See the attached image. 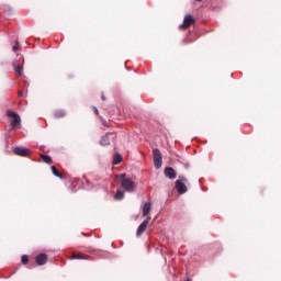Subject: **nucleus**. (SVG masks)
<instances>
[{
  "instance_id": "3",
  "label": "nucleus",
  "mask_w": 281,
  "mask_h": 281,
  "mask_svg": "<svg viewBox=\"0 0 281 281\" xmlns=\"http://www.w3.org/2000/svg\"><path fill=\"white\" fill-rule=\"evenodd\" d=\"M7 117L11 119L12 128H21V116H19V114L9 110L7 112Z\"/></svg>"
},
{
  "instance_id": "17",
  "label": "nucleus",
  "mask_w": 281,
  "mask_h": 281,
  "mask_svg": "<svg viewBox=\"0 0 281 281\" xmlns=\"http://www.w3.org/2000/svg\"><path fill=\"white\" fill-rule=\"evenodd\" d=\"M115 199L117 200V201H122V199H124V192H122V191H116V193H115Z\"/></svg>"
},
{
  "instance_id": "12",
  "label": "nucleus",
  "mask_w": 281,
  "mask_h": 281,
  "mask_svg": "<svg viewBox=\"0 0 281 281\" xmlns=\"http://www.w3.org/2000/svg\"><path fill=\"white\" fill-rule=\"evenodd\" d=\"M40 157H41L42 161L44 164H47L48 166H52V164H54V161L52 160L49 155L41 154Z\"/></svg>"
},
{
  "instance_id": "8",
  "label": "nucleus",
  "mask_w": 281,
  "mask_h": 281,
  "mask_svg": "<svg viewBox=\"0 0 281 281\" xmlns=\"http://www.w3.org/2000/svg\"><path fill=\"white\" fill-rule=\"evenodd\" d=\"M150 223V217H148L147 220H145L137 228V236H142V234H144V232H146V227H148Z\"/></svg>"
},
{
  "instance_id": "7",
  "label": "nucleus",
  "mask_w": 281,
  "mask_h": 281,
  "mask_svg": "<svg viewBox=\"0 0 281 281\" xmlns=\"http://www.w3.org/2000/svg\"><path fill=\"white\" fill-rule=\"evenodd\" d=\"M35 262L38 267H43V265H47V254H40L35 257Z\"/></svg>"
},
{
  "instance_id": "10",
  "label": "nucleus",
  "mask_w": 281,
  "mask_h": 281,
  "mask_svg": "<svg viewBox=\"0 0 281 281\" xmlns=\"http://www.w3.org/2000/svg\"><path fill=\"white\" fill-rule=\"evenodd\" d=\"M111 135H113V134L112 133L106 134L105 136H103L101 138V142H100L101 146H110L111 145Z\"/></svg>"
},
{
  "instance_id": "13",
  "label": "nucleus",
  "mask_w": 281,
  "mask_h": 281,
  "mask_svg": "<svg viewBox=\"0 0 281 281\" xmlns=\"http://www.w3.org/2000/svg\"><path fill=\"white\" fill-rule=\"evenodd\" d=\"M67 115V110H57L54 112V117L56 120H60V117H65Z\"/></svg>"
},
{
  "instance_id": "11",
  "label": "nucleus",
  "mask_w": 281,
  "mask_h": 281,
  "mask_svg": "<svg viewBox=\"0 0 281 281\" xmlns=\"http://www.w3.org/2000/svg\"><path fill=\"white\" fill-rule=\"evenodd\" d=\"M151 207H153V203L146 202L143 206V216H148V214H150Z\"/></svg>"
},
{
  "instance_id": "20",
  "label": "nucleus",
  "mask_w": 281,
  "mask_h": 281,
  "mask_svg": "<svg viewBox=\"0 0 281 281\" xmlns=\"http://www.w3.org/2000/svg\"><path fill=\"white\" fill-rule=\"evenodd\" d=\"M18 49H21V46H19V42H15V45L12 47V52H18Z\"/></svg>"
},
{
  "instance_id": "9",
  "label": "nucleus",
  "mask_w": 281,
  "mask_h": 281,
  "mask_svg": "<svg viewBox=\"0 0 281 281\" xmlns=\"http://www.w3.org/2000/svg\"><path fill=\"white\" fill-rule=\"evenodd\" d=\"M165 177L168 179H177V171L172 167H167L165 169Z\"/></svg>"
},
{
  "instance_id": "1",
  "label": "nucleus",
  "mask_w": 281,
  "mask_h": 281,
  "mask_svg": "<svg viewBox=\"0 0 281 281\" xmlns=\"http://www.w3.org/2000/svg\"><path fill=\"white\" fill-rule=\"evenodd\" d=\"M119 180L121 181V188H123L125 192H135L137 184L131 180V178H126V173H121Z\"/></svg>"
},
{
  "instance_id": "15",
  "label": "nucleus",
  "mask_w": 281,
  "mask_h": 281,
  "mask_svg": "<svg viewBox=\"0 0 281 281\" xmlns=\"http://www.w3.org/2000/svg\"><path fill=\"white\" fill-rule=\"evenodd\" d=\"M119 164H122V155L115 154L113 158V165L119 166Z\"/></svg>"
},
{
  "instance_id": "6",
  "label": "nucleus",
  "mask_w": 281,
  "mask_h": 281,
  "mask_svg": "<svg viewBox=\"0 0 281 281\" xmlns=\"http://www.w3.org/2000/svg\"><path fill=\"white\" fill-rule=\"evenodd\" d=\"M14 155H18L19 157H27L30 155V149L25 147H15L13 149Z\"/></svg>"
},
{
  "instance_id": "18",
  "label": "nucleus",
  "mask_w": 281,
  "mask_h": 281,
  "mask_svg": "<svg viewBox=\"0 0 281 281\" xmlns=\"http://www.w3.org/2000/svg\"><path fill=\"white\" fill-rule=\"evenodd\" d=\"M71 259L72 260H85V256H82V255H72Z\"/></svg>"
},
{
  "instance_id": "2",
  "label": "nucleus",
  "mask_w": 281,
  "mask_h": 281,
  "mask_svg": "<svg viewBox=\"0 0 281 281\" xmlns=\"http://www.w3.org/2000/svg\"><path fill=\"white\" fill-rule=\"evenodd\" d=\"M186 183H188V178L179 176L178 180L176 181V190L178 194H186V192H188V187Z\"/></svg>"
},
{
  "instance_id": "23",
  "label": "nucleus",
  "mask_w": 281,
  "mask_h": 281,
  "mask_svg": "<svg viewBox=\"0 0 281 281\" xmlns=\"http://www.w3.org/2000/svg\"><path fill=\"white\" fill-rule=\"evenodd\" d=\"M101 100H103V102H104L106 100V95L102 94Z\"/></svg>"
},
{
  "instance_id": "22",
  "label": "nucleus",
  "mask_w": 281,
  "mask_h": 281,
  "mask_svg": "<svg viewBox=\"0 0 281 281\" xmlns=\"http://www.w3.org/2000/svg\"><path fill=\"white\" fill-rule=\"evenodd\" d=\"M102 125L105 126V127H109V122L102 121Z\"/></svg>"
},
{
  "instance_id": "24",
  "label": "nucleus",
  "mask_w": 281,
  "mask_h": 281,
  "mask_svg": "<svg viewBox=\"0 0 281 281\" xmlns=\"http://www.w3.org/2000/svg\"><path fill=\"white\" fill-rule=\"evenodd\" d=\"M19 95H20V98H23V92L19 91Z\"/></svg>"
},
{
  "instance_id": "5",
  "label": "nucleus",
  "mask_w": 281,
  "mask_h": 281,
  "mask_svg": "<svg viewBox=\"0 0 281 281\" xmlns=\"http://www.w3.org/2000/svg\"><path fill=\"white\" fill-rule=\"evenodd\" d=\"M195 20L193 19V16L191 14H187L184 16L183 23L180 24V30H188V27H190V25H194Z\"/></svg>"
},
{
  "instance_id": "21",
  "label": "nucleus",
  "mask_w": 281,
  "mask_h": 281,
  "mask_svg": "<svg viewBox=\"0 0 281 281\" xmlns=\"http://www.w3.org/2000/svg\"><path fill=\"white\" fill-rule=\"evenodd\" d=\"M93 111H94L95 115H100V111H98V108L93 106Z\"/></svg>"
},
{
  "instance_id": "19",
  "label": "nucleus",
  "mask_w": 281,
  "mask_h": 281,
  "mask_svg": "<svg viewBox=\"0 0 281 281\" xmlns=\"http://www.w3.org/2000/svg\"><path fill=\"white\" fill-rule=\"evenodd\" d=\"M27 262H30V257L27 255H23L22 256V263L26 265Z\"/></svg>"
},
{
  "instance_id": "16",
  "label": "nucleus",
  "mask_w": 281,
  "mask_h": 281,
  "mask_svg": "<svg viewBox=\"0 0 281 281\" xmlns=\"http://www.w3.org/2000/svg\"><path fill=\"white\" fill-rule=\"evenodd\" d=\"M50 170H52L54 177H59V178L63 177V176L60 175V172L58 171V169H57L55 166H52V167H50Z\"/></svg>"
},
{
  "instance_id": "14",
  "label": "nucleus",
  "mask_w": 281,
  "mask_h": 281,
  "mask_svg": "<svg viewBox=\"0 0 281 281\" xmlns=\"http://www.w3.org/2000/svg\"><path fill=\"white\" fill-rule=\"evenodd\" d=\"M13 66L15 67V75L16 76H23V66L14 63Z\"/></svg>"
},
{
  "instance_id": "4",
  "label": "nucleus",
  "mask_w": 281,
  "mask_h": 281,
  "mask_svg": "<svg viewBox=\"0 0 281 281\" xmlns=\"http://www.w3.org/2000/svg\"><path fill=\"white\" fill-rule=\"evenodd\" d=\"M153 157H154V166L156 170H159L161 166H164V156L161 155V151L159 149H154Z\"/></svg>"
},
{
  "instance_id": "25",
  "label": "nucleus",
  "mask_w": 281,
  "mask_h": 281,
  "mask_svg": "<svg viewBox=\"0 0 281 281\" xmlns=\"http://www.w3.org/2000/svg\"><path fill=\"white\" fill-rule=\"evenodd\" d=\"M196 1H201V0H196Z\"/></svg>"
}]
</instances>
